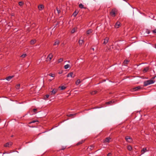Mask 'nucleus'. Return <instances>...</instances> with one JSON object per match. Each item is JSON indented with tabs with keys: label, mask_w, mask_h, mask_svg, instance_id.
<instances>
[{
	"label": "nucleus",
	"mask_w": 156,
	"mask_h": 156,
	"mask_svg": "<svg viewBox=\"0 0 156 156\" xmlns=\"http://www.w3.org/2000/svg\"><path fill=\"white\" fill-rule=\"evenodd\" d=\"M156 76L153 77L152 78L151 80L146 81L144 82V86H146L149 85H150L154 83L155 81L154 80Z\"/></svg>",
	"instance_id": "f257e3e1"
},
{
	"label": "nucleus",
	"mask_w": 156,
	"mask_h": 156,
	"mask_svg": "<svg viewBox=\"0 0 156 156\" xmlns=\"http://www.w3.org/2000/svg\"><path fill=\"white\" fill-rule=\"evenodd\" d=\"M117 12V10L115 8H114L112 9L111 11L110 12V14L111 16L114 17L115 16Z\"/></svg>",
	"instance_id": "f03ea898"
},
{
	"label": "nucleus",
	"mask_w": 156,
	"mask_h": 156,
	"mask_svg": "<svg viewBox=\"0 0 156 156\" xmlns=\"http://www.w3.org/2000/svg\"><path fill=\"white\" fill-rule=\"evenodd\" d=\"M125 140L128 143H131L133 141L132 139L129 136H126L125 137Z\"/></svg>",
	"instance_id": "7ed1b4c3"
},
{
	"label": "nucleus",
	"mask_w": 156,
	"mask_h": 156,
	"mask_svg": "<svg viewBox=\"0 0 156 156\" xmlns=\"http://www.w3.org/2000/svg\"><path fill=\"white\" fill-rule=\"evenodd\" d=\"M111 138L110 137L106 138L104 140L103 143L105 144H107L109 143L110 141Z\"/></svg>",
	"instance_id": "20e7f679"
},
{
	"label": "nucleus",
	"mask_w": 156,
	"mask_h": 156,
	"mask_svg": "<svg viewBox=\"0 0 156 156\" xmlns=\"http://www.w3.org/2000/svg\"><path fill=\"white\" fill-rule=\"evenodd\" d=\"M12 143L11 142H9L6 143L4 145V146L6 147H10L12 144Z\"/></svg>",
	"instance_id": "39448f33"
},
{
	"label": "nucleus",
	"mask_w": 156,
	"mask_h": 156,
	"mask_svg": "<svg viewBox=\"0 0 156 156\" xmlns=\"http://www.w3.org/2000/svg\"><path fill=\"white\" fill-rule=\"evenodd\" d=\"M109 40V38L108 37H106L104 40V41L103 43V44L104 45L106 44L108 42Z\"/></svg>",
	"instance_id": "423d86ee"
},
{
	"label": "nucleus",
	"mask_w": 156,
	"mask_h": 156,
	"mask_svg": "<svg viewBox=\"0 0 156 156\" xmlns=\"http://www.w3.org/2000/svg\"><path fill=\"white\" fill-rule=\"evenodd\" d=\"M120 23L119 22H117L115 26V28H117L119 27L120 26Z\"/></svg>",
	"instance_id": "0eeeda50"
},
{
	"label": "nucleus",
	"mask_w": 156,
	"mask_h": 156,
	"mask_svg": "<svg viewBox=\"0 0 156 156\" xmlns=\"http://www.w3.org/2000/svg\"><path fill=\"white\" fill-rule=\"evenodd\" d=\"M38 9L39 10H42L44 8V5H40L38 6Z\"/></svg>",
	"instance_id": "6e6552de"
},
{
	"label": "nucleus",
	"mask_w": 156,
	"mask_h": 156,
	"mask_svg": "<svg viewBox=\"0 0 156 156\" xmlns=\"http://www.w3.org/2000/svg\"><path fill=\"white\" fill-rule=\"evenodd\" d=\"M147 151V150L146 148H143L141 151V154H144L145 152H146Z\"/></svg>",
	"instance_id": "1a4fd4ad"
},
{
	"label": "nucleus",
	"mask_w": 156,
	"mask_h": 156,
	"mask_svg": "<svg viewBox=\"0 0 156 156\" xmlns=\"http://www.w3.org/2000/svg\"><path fill=\"white\" fill-rule=\"evenodd\" d=\"M73 72H71L68 74L67 76V77H71L73 78L74 76H73Z\"/></svg>",
	"instance_id": "9d476101"
},
{
	"label": "nucleus",
	"mask_w": 156,
	"mask_h": 156,
	"mask_svg": "<svg viewBox=\"0 0 156 156\" xmlns=\"http://www.w3.org/2000/svg\"><path fill=\"white\" fill-rule=\"evenodd\" d=\"M14 76H9L7 77L5 79L8 81H9L12 78H13L14 77Z\"/></svg>",
	"instance_id": "9b49d317"
},
{
	"label": "nucleus",
	"mask_w": 156,
	"mask_h": 156,
	"mask_svg": "<svg viewBox=\"0 0 156 156\" xmlns=\"http://www.w3.org/2000/svg\"><path fill=\"white\" fill-rule=\"evenodd\" d=\"M141 88V87L140 86H138L136 87L133 88V90L134 91H137Z\"/></svg>",
	"instance_id": "f8f14e48"
},
{
	"label": "nucleus",
	"mask_w": 156,
	"mask_h": 156,
	"mask_svg": "<svg viewBox=\"0 0 156 156\" xmlns=\"http://www.w3.org/2000/svg\"><path fill=\"white\" fill-rule=\"evenodd\" d=\"M53 57V55L52 53L50 54L48 56L47 58H49L50 60Z\"/></svg>",
	"instance_id": "ddd939ff"
},
{
	"label": "nucleus",
	"mask_w": 156,
	"mask_h": 156,
	"mask_svg": "<svg viewBox=\"0 0 156 156\" xmlns=\"http://www.w3.org/2000/svg\"><path fill=\"white\" fill-rule=\"evenodd\" d=\"M92 32L93 30L92 29H89L87 31L86 33L87 35H89Z\"/></svg>",
	"instance_id": "4468645a"
},
{
	"label": "nucleus",
	"mask_w": 156,
	"mask_h": 156,
	"mask_svg": "<svg viewBox=\"0 0 156 156\" xmlns=\"http://www.w3.org/2000/svg\"><path fill=\"white\" fill-rule=\"evenodd\" d=\"M149 69V68L148 67H147L145 68L143 70V72L144 73H145L148 71Z\"/></svg>",
	"instance_id": "2eb2a0df"
},
{
	"label": "nucleus",
	"mask_w": 156,
	"mask_h": 156,
	"mask_svg": "<svg viewBox=\"0 0 156 156\" xmlns=\"http://www.w3.org/2000/svg\"><path fill=\"white\" fill-rule=\"evenodd\" d=\"M60 43V42L59 41L57 40L56 41L55 43H54L53 45L54 46L56 45H58Z\"/></svg>",
	"instance_id": "dca6fc26"
},
{
	"label": "nucleus",
	"mask_w": 156,
	"mask_h": 156,
	"mask_svg": "<svg viewBox=\"0 0 156 156\" xmlns=\"http://www.w3.org/2000/svg\"><path fill=\"white\" fill-rule=\"evenodd\" d=\"M127 149L129 151H131L132 150V146L130 145H128L127 147Z\"/></svg>",
	"instance_id": "f3484780"
},
{
	"label": "nucleus",
	"mask_w": 156,
	"mask_h": 156,
	"mask_svg": "<svg viewBox=\"0 0 156 156\" xmlns=\"http://www.w3.org/2000/svg\"><path fill=\"white\" fill-rule=\"evenodd\" d=\"M98 92V91L96 90H94L90 92V94L91 95H94L96 94Z\"/></svg>",
	"instance_id": "a211bd4d"
},
{
	"label": "nucleus",
	"mask_w": 156,
	"mask_h": 156,
	"mask_svg": "<svg viewBox=\"0 0 156 156\" xmlns=\"http://www.w3.org/2000/svg\"><path fill=\"white\" fill-rule=\"evenodd\" d=\"M36 42V40H31L30 41V43L31 44H34Z\"/></svg>",
	"instance_id": "6ab92c4d"
},
{
	"label": "nucleus",
	"mask_w": 156,
	"mask_h": 156,
	"mask_svg": "<svg viewBox=\"0 0 156 156\" xmlns=\"http://www.w3.org/2000/svg\"><path fill=\"white\" fill-rule=\"evenodd\" d=\"M77 30V28L76 27H74L73 29L71 31V33L72 34L74 33Z\"/></svg>",
	"instance_id": "aec40b11"
},
{
	"label": "nucleus",
	"mask_w": 156,
	"mask_h": 156,
	"mask_svg": "<svg viewBox=\"0 0 156 156\" xmlns=\"http://www.w3.org/2000/svg\"><path fill=\"white\" fill-rule=\"evenodd\" d=\"M84 142V140H82L79 142H78L77 144H76V145L77 146H78V145H79L81 144H82Z\"/></svg>",
	"instance_id": "412c9836"
},
{
	"label": "nucleus",
	"mask_w": 156,
	"mask_h": 156,
	"mask_svg": "<svg viewBox=\"0 0 156 156\" xmlns=\"http://www.w3.org/2000/svg\"><path fill=\"white\" fill-rule=\"evenodd\" d=\"M59 88H60L61 90H63L66 88V87L64 86H62L59 87Z\"/></svg>",
	"instance_id": "4be33fe9"
},
{
	"label": "nucleus",
	"mask_w": 156,
	"mask_h": 156,
	"mask_svg": "<svg viewBox=\"0 0 156 156\" xmlns=\"http://www.w3.org/2000/svg\"><path fill=\"white\" fill-rule=\"evenodd\" d=\"M79 7L81 9L84 8V9H85L86 8H85L83 7V5L82 3H80L79 5Z\"/></svg>",
	"instance_id": "5701e85b"
},
{
	"label": "nucleus",
	"mask_w": 156,
	"mask_h": 156,
	"mask_svg": "<svg viewBox=\"0 0 156 156\" xmlns=\"http://www.w3.org/2000/svg\"><path fill=\"white\" fill-rule=\"evenodd\" d=\"M84 41L83 40H79V43L80 45H82V44L83 43Z\"/></svg>",
	"instance_id": "b1692460"
},
{
	"label": "nucleus",
	"mask_w": 156,
	"mask_h": 156,
	"mask_svg": "<svg viewBox=\"0 0 156 156\" xmlns=\"http://www.w3.org/2000/svg\"><path fill=\"white\" fill-rule=\"evenodd\" d=\"M70 66V65H69V64H67L66 65H65L64 66V68H65V69H67Z\"/></svg>",
	"instance_id": "393cba45"
},
{
	"label": "nucleus",
	"mask_w": 156,
	"mask_h": 156,
	"mask_svg": "<svg viewBox=\"0 0 156 156\" xmlns=\"http://www.w3.org/2000/svg\"><path fill=\"white\" fill-rule=\"evenodd\" d=\"M57 90L56 89H54L52 91L51 93L52 94H55L57 92Z\"/></svg>",
	"instance_id": "a878e982"
},
{
	"label": "nucleus",
	"mask_w": 156,
	"mask_h": 156,
	"mask_svg": "<svg viewBox=\"0 0 156 156\" xmlns=\"http://www.w3.org/2000/svg\"><path fill=\"white\" fill-rule=\"evenodd\" d=\"M78 14V12H77L76 11H75L73 13V16L74 17H75L77 14Z\"/></svg>",
	"instance_id": "bb28decb"
},
{
	"label": "nucleus",
	"mask_w": 156,
	"mask_h": 156,
	"mask_svg": "<svg viewBox=\"0 0 156 156\" xmlns=\"http://www.w3.org/2000/svg\"><path fill=\"white\" fill-rule=\"evenodd\" d=\"M81 81L80 80H78L76 82V85H78L80 83Z\"/></svg>",
	"instance_id": "cd10ccee"
},
{
	"label": "nucleus",
	"mask_w": 156,
	"mask_h": 156,
	"mask_svg": "<svg viewBox=\"0 0 156 156\" xmlns=\"http://www.w3.org/2000/svg\"><path fill=\"white\" fill-rule=\"evenodd\" d=\"M63 60V59L62 58H60L59 59H58V63H59L60 62H62Z\"/></svg>",
	"instance_id": "c85d7f7f"
},
{
	"label": "nucleus",
	"mask_w": 156,
	"mask_h": 156,
	"mask_svg": "<svg viewBox=\"0 0 156 156\" xmlns=\"http://www.w3.org/2000/svg\"><path fill=\"white\" fill-rule=\"evenodd\" d=\"M27 55L26 54H23L21 56V58H25V57H26V56H27Z\"/></svg>",
	"instance_id": "c756f323"
},
{
	"label": "nucleus",
	"mask_w": 156,
	"mask_h": 156,
	"mask_svg": "<svg viewBox=\"0 0 156 156\" xmlns=\"http://www.w3.org/2000/svg\"><path fill=\"white\" fill-rule=\"evenodd\" d=\"M19 5L20 6H22L23 4V2H19Z\"/></svg>",
	"instance_id": "7c9ffc66"
},
{
	"label": "nucleus",
	"mask_w": 156,
	"mask_h": 156,
	"mask_svg": "<svg viewBox=\"0 0 156 156\" xmlns=\"http://www.w3.org/2000/svg\"><path fill=\"white\" fill-rule=\"evenodd\" d=\"M20 84H19L16 85V89H19L20 87Z\"/></svg>",
	"instance_id": "2f4dec72"
},
{
	"label": "nucleus",
	"mask_w": 156,
	"mask_h": 156,
	"mask_svg": "<svg viewBox=\"0 0 156 156\" xmlns=\"http://www.w3.org/2000/svg\"><path fill=\"white\" fill-rule=\"evenodd\" d=\"M129 62V61L128 60H125L124 62V63L125 65L127 64Z\"/></svg>",
	"instance_id": "473e14b6"
},
{
	"label": "nucleus",
	"mask_w": 156,
	"mask_h": 156,
	"mask_svg": "<svg viewBox=\"0 0 156 156\" xmlns=\"http://www.w3.org/2000/svg\"><path fill=\"white\" fill-rule=\"evenodd\" d=\"M56 10L57 11L58 14H59L60 13V12H61L60 10V9H58V8L57 7L56 8Z\"/></svg>",
	"instance_id": "72a5a7b5"
},
{
	"label": "nucleus",
	"mask_w": 156,
	"mask_h": 156,
	"mask_svg": "<svg viewBox=\"0 0 156 156\" xmlns=\"http://www.w3.org/2000/svg\"><path fill=\"white\" fill-rule=\"evenodd\" d=\"M38 122V121H37V120H33V121H32L31 122H29V124H31V123H35V122Z\"/></svg>",
	"instance_id": "f704fd0d"
},
{
	"label": "nucleus",
	"mask_w": 156,
	"mask_h": 156,
	"mask_svg": "<svg viewBox=\"0 0 156 156\" xmlns=\"http://www.w3.org/2000/svg\"><path fill=\"white\" fill-rule=\"evenodd\" d=\"M48 75L51 77H54L55 76V75L52 73H50L48 74Z\"/></svg>",
	"instance_id": "c9c22d12"
},
{
	"label": "nucleus",
	"mask_w": 156,
	"mask_h": 156,
	"mask_svg": "<svg viewBox=\"0 0 156 156\" xmlns=\"http://www.w3.org/2000/svg\"><path fill=\"white\" fill-rule=\"evenodd\" d=\"M112 101H110L108 102H107L106 103V104H110L111 103H112Z\"/></svg>",
	"instance_id": "e433bc0d"
},
{
	"label": "nucleus",
	"mask_w": 156,
	"mask_h": 156,
	"mask_svg": "<svg viewBox=\"0 0 156 156\" xmlns=\"http://www.w3.org/2000/svg\"><path fill=\"white\" fill-rule=\"evenodd\" d=\"M33 112H34V113H36V111H37V109H36V108H34L33 109Z\"/></svg>",
	"instance_id": "4c0bfd02"
},
{
	"label": "nucleus",
	"mask_w": 156,
	"mask_h": 156,
	"mask_svg": "<svg viewBox=\"0 0 156 156\" xmlns=\"http://www.w3.org/2000/svg\"><path fill=\"white\" fill-rule=\"evenodd\" d=\"M73 115H74V114H69L67 115V116L70 117V116H73Z\"/></svg>",
	"instance_id": "58836bf2"
},
{
	"label": "nucleus",
	"mask_w": 156,
	"mask_h": 156,
	"mask_svg": "<svg viewBox=\"0 0 156 156\" xmlns=\"http://www.w3.org/2000/svg\"><path fill=\"white\" fill-rule=\"evenodd\" d=\"M152 32L156 34V28L152 31Z\"/></svg>",
	"instance_id": "ea45409f"
},
{
	"label": "nucleus",
	"mask_w": 156,
	"mask_h": 156,
	"mask_svg": "<svg viewBox=\"0 0 156 156\" xmlns=\"http://www.w3.org/2000/svg\"><path fill=\"white\" fill-rule=\"evenodd\" d=\"M94 147V146L93 145H90V149H92V148H93Z\"/></svg>",
	"instance_id": "a19ab883"
},
{
	"label": "nucleus",
	"mask_w": 156,
	"mask_h": 156,
	"mask_svg": "<svg viewBox=\"0 0 156 156\" xmlns=\"http://www.w3.org/2000/svg\"><path fill=\"white\" fill-rule=\"evenodd\" d=\"M49 97V95L48 94H47L45 95V98H48Z\"/></svg>",
	"instance_id": "79ce46f5"
},
{
	"label": "nucleus",
	"mask_w": 156,
	"mask_h": 156,
	"mask_svg": "<svg viewBox=\"0 0 156 156\" xmlns=\"http://www.w3.org/2000/svg\"><path fill=\"white\" fill-rule=\"evenodd\" d=\"M111 153H109L107 154L108 156H111Z\"/></svg>",
	"instance_id": "37998d69"
},
{
	"label": "nucleus",
	"mask_w": 156,
	"mask_h": 156,
	"mask_svg": "<svg viewBox=\"0 0 156 156\" xmlns=\"http://www.w3.org/2000/svg\"><path fill=\"white\" fill-rule=\"evenodd\" d=\"M65 148H66V147H62V148L61 149V150H63L65 149Z\"/></svg>",
	"instance_id": "c03bdc74"
},
{
	"label": "nucleus",
	"mask_w": 156,
	"mask_h": 156,
	"mask_svg": "<svg viewBox=\"0 0 156 156\" xmlns=\"http://www.w3.org/2000/svg\"><path fill=\"white\" fill-rule=\"evenodd\" d=\"M91 49L93 50V51H94V48H91Z\"/></svg>",
	"instance_id": "a18cd8bd"
},
{
	"label": "nucleus",
	"mask_w": 156,
	"mask_h": 156,
	"mask_svg": "<svg viewBox=\"0 0 156 156\" xmlns=\"http://www.w3.org/2000/svg\"><path fill=\"white\" fill-rule=\"evenodd\" d=\"M155 48H156V44L155 45Z\"/></svg>",
	"instance_id": "49530a36"
},
{
	"label": "nucleus",
	"mask_w": 156,
	"mask_h": 156,
	"mask_svg": "<svg viewBox=\"0 0 156 156\" xmlns=\"http://www.w3.org/2000/svg\"><path fill=\"white\" fill-rule=\"evenodd\" d=\"M13 135H12L11 136V137H13Z\"/></svg>",
	"instance_id": "de8ad7c7"
},
{
	"label": "nucleus",
	"mask_w": 156,
	"mask_h": 156,
	"mask_svg": "<svg viewBox=\"0 0 156 156\" xmlns=\"http://www.w3.org/2000/svg\"><path fill=\"white\" fill-rule=\"evenodd\" d=\"M150 33V31H148V34H149Z\"/></svg>",
	"instance_id": "09e8293b"
},
{
	"label": "nucleus",
	"mask_w": 156,
	"mask_h": 156,
	"mask_svg": "<svg viewBox=\"0 0 156 156\" xmlns=\"http://www.w3.org/2000/svg\"><path fill=\"white\" fill-rule=\"evenodd\" d=\"M50 80V81H51V80Z\"/></svg>",
	"instance_id": "8fccbe9b"
},
{
	"label": "nucleus",
	"mask_w": 156,
	"mask_h": 156,
	"mask_svg": "<svg viewBox=\"0 0 156 156\" xmlns=\"http://www.w3.org/2000/svg\"><path fill=\"white\" fill-rule=\"evenodd\" d=\"M68 62H69V61H68Z\"/></svg>",
	"instance_id": "3c124183"
}]
</instances>
